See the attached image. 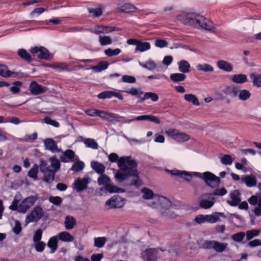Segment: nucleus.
I'll return each instance as SVG.
<instances>
[{
    "mask_svg": "<svg viewBox=\"0 0 261 261\" xmlns=\"http://www.w3.org/2000/svg\"><path fill=\"white\" fill-rule=\"evenodd\" d=\"M108 159L112 163L116 162L120 168V171L115 175L118 181L122 182L130 176H137L138 172L136 168L137 163L130 157L125 156L119 158L117 154L112 153L109 155Z\"/></svg>",
    "mask_w": 261,
    "mask_h": 261,
    "instance_id": "obj_1",
    "label": "nucleus"
},
{
    "mask_svg": "<svg viewBox=\"0 0 261 261\" xmlns=\"http://www.w3.org/2000/svg\"><path fill=\"white\" fill-rule=\"evenodd\" d=\"M166 172L170 173L174 176H177L184 178L186 181H190L192 177H198L204 180L205 184L208 186L215 188L220 183V179L214 174L210 172H205L202 173L197 172H189L179 170H166Z\"/></svg>",
    "mask_w": 261,
    "mask_h": 261,
    "instance_id": "obj_2",
    "label": "nucleus"
},
{
    "mask_svg": "<svg viewBox=\"0 0 261 261\" xmlns=\"http://www.w3.org/2000/svg\"><path fill=\"white\" fill-rule=\"evenodd\" d=\"M39 168L44 174L43 180L50 184L54 180L55 174L60 169V163L59 160L52 157L47 161L41 160Z\"/></svg>",
    "mask_w": 261,
    "mask_h": 261,
    "instance_id": "obj_3",
    "label": "nucleus"
},
{
    "mask_svg": "<svg viewBox=\"0 0 261 261\" xmlns=\"http://www.w3.org/2000/svg\"><path fill=\"white\" fill-rule=\"evenodd\" d=\"M183 22L193 27L207 31H213L215 29L214 23L210 20L201 15L188 14L181 16Z\"/></svg>",
    "mask_w": 261,
    "mask_h": 261,
    "instance_id": "obj_4",
    "label": "nucleus"
},
{
    "mask_svg": "<svg viewBox=\"0 0 261 261\" xmlns=\"http://www.w3.org/2000/svg\"><path fill=\"white\" fill-rule=\"evenodd\" d=\"M97 184L100 188L96 190V192L100 196L108 193H122L124 192V190L114 186L110 178L106 174L101 175L97 178Z\"/></svg>",
    "mask_w": 261,
    "mask_h": 261,
    "instance_id": "obj_5",
    "label": "nucleus"
},
{
    "mask_svg": "<svg viewBox=\"0 0 261 261\" xmlns=\"http://www.w3.org/2000/svg\"><path fill=\"white\" fill-rule=\"evenodd\" d=\"M37 199L36 196H31L24 198L19 202L18 196H15L14 200L9 206V208L11 210H16L19 213L25 214L35 204Z\"/></svg>",
    "mask_w": 261,
    "mask_h": 261,
    "instance_id": "obj_6",
    "label": "nucleus"
},
{
    "mask_svg": "<svg viewBox=\"0 0 261 261\" xmlns=\"http://www.w3.org/2000/svg\"><path fill=\"white\" fill-rule=\"evenodd\" d=\"M156 197L155 201H152L148 205L153 208L159 210L163 214L173 217L174 216L171 214L172 210L171 201L163 196L159 195Z\"/></svg>",
    "mask_w": 261,
    "mask_h": 261,
    "instance_id": "obj_7",
    "label": "nucleus"
},
{
    "mask_svg": "<svg viewBox=\"0 0 261 261\" xmlns=\"http://www.w3.org/2000/svg\"><path fill=\"white\" fill-rule=\"evenodd\" d=\"M224 217H225L224 213L220 212H215L208 215L199 214L195 216L193 219V222L198 225L205 223L213 224L220 221L221 218Z\"/></svg>",
    "mask_w": 261,
    "mask_h": 261,
    "instance_id": "obj_8",
    "label": "nucleus"
},
{
    "mask_svg": "<svg viewBox=\"0 0 261 261\" xmlns=\"http://www.w3.org/2000/svg\"><path fill=\"white\" fill-rule=\"evenodd\" d=\"M166 135L177 143H182L189 140L190 136L174 128H167L165 129Z\"/></svg>",
    "mask_w": 261,
    "mask_h": 261,
    "instance_id": "obj_9",
    "label": "nucleus"
},
{
    "mask_svg": "<svg viewBox=\"0 0 261 261\" xmlns=\"http://www.w3.org/2000/svg\"><path fill=\"white\" fill-rule=\"evenodd\" d=\"M126 203V199L119 195H115L106 201L105 207L107 210L114 208H121Z\"/></svg>",
    "mask_w": 261,
    "mask_h": 261,
    "instance_id": "obj_10",
    "label": "nucleus"
},
{
    "mask_svg": "<svg viewBox=\"0 0 261 261\" xmlns=\"http://www.w3.org/2000/svg\"><path fill=\"white\" fill-rule=\"evenodd\" d=\"M203 247L206 249H213L217 252H222L228 247V244L218 241H206L203 243Z\"/></svg>",
    "mask_w": 261,
    "mask_h": 261,
    "instance_id": "obj_11",
    "label": "nucleus"
},
{
    "mask_svg": "<svg viewBox=\"0 0 261 261\" xmlns=\"http://www.w3.org/2000/svg\"><path fill=\"white\" fill-rule=\"evenodd\" d=\"M127 43L129 45L136 46L135 52H145L151 48V44L148 42H144L135 39H129L127 40Z\"/></svg>",
    "mask_w": 261,
    "mask_h": 261,
    "instance_id": "obj_12",
    "label": "nucleus"
},
{
    "mask_svg": "<svg viewBox=\"0 0 261 261\" xmlns=\"http://www.w3.org/2000/svg\"><path fill=\"white\" fill-rule=\"evenodd\" d=\"M44 215V211L41 207L37 206L26 217L25 222L28 224L31 222H37L40 220Z\"/></svg>",
    "mask_w": 261,
    "mask_h": 261,
    "instance_id": "obj_13",
    "label": "nucleus"
},
{
    "mask_svg": "<svg viewBox=\"0 0 261 261\" xmlns=\"http://www.w3.org/2000/svg\"><path fill=\"white\" fill-rule=\"evenodd\" d=\"M248 202L251 205H254L257 204L254 207L253 212L254 215L257 217L261 216V193H256L253 195L248 199Z\"/></svg>",
    "mask_w": 261,
    "mask_h": 261,
    "instance_id": "obj_14",
    "label": "nucleus"
},
{
    "mask_svg": "<svg viewBox=\"0 0 261 261\" xmlns=\"http://www.w3.org/2000/svg\"><path fill=\"white\" fill-rule=\"evenodd\" d=\"M215 203V198L212 194H204L201 196L199 204L200 207L208 209L212 207Z\"/></svg>",
    "mask_w": 261,
    "mask_h": 261,
    "instance_id": "obj_15",
    "label": "nucleus"
},
{
    "mask_svg": "<svg viewBox=\"0 0 261 261\" xmlns=\"http://www.w3.org/2000/svg\"><path fill=\"white\" fill-rule=\"evenodd\" d=\"M31 53L34 58L40 59L47 60L50 58L49 51L44 47H34L31 49Z\"/></svg>",
    "mask_w": 261,
    "mask_h": 261,
    "instance_id": "obj_16",
    "label": "nucleus"
},
{
    "mask_svg": "<svg viewBox=\"0 0 261 261\" xmlns=\"http://www.w3.org/2000/svg\"><path fill=\"white\" fill-rule=\"evenodd\" d=\"M98 116L103 119H105L109 121H120L119 119L122 118V117L120 116L117 114L111 113L108 111L100 110H99Z\"/></svg>",
    "mask_w": 261,
    "mask_h": 261,
    "instance_id": "obj_17",
    "label": "nucleus"
},
{
    "mask_svg": "<svg viewBox=\"0 0 261 261\" xmlns=\"http://www.w3.org/2000/svg\"><path fill=\"white\" fill-rule=\"evenodd\" d=\"M90 180L91 179L89 177L79 178L74 182V188L77 191H83L87 188V185Z\"/></svg>",
    "mask_w": 261,
    "mask_h": 261,
    "instance_id": "obj_18",
    "label": "nucleus"
},
{
    "mask_svg": "<svg viewBox=\"0 0 261 261\" xmlns=\"http://www.w3.org/2000/svg\"><path fill=\"white\" fill-rule=\"evenodd\" d=\"M159 255V250L158 249L150 248L144 252L143 256L149 261H156Z\"/></svg>",
    "mask_w": 261,
    "mask_h": 261,
    "instance_id": "obj_19",
    "label": "nucleus"
},
{
    "mask_svg": "<svg viewBox=\"0 0 261 261\" xmlns=\"http://www.w3.org/2000/svg\"><path fill=\"white\" fill-rule=\"evenodd\" d=\"M29 89L32 94L38 95L45 92L47 88L38 85L36 82L33 81L31 83Z\"/></svg>",
    "mask_w": 261,
    "mask_h": 261,
    "instance_id": "obj_20",
    "label": "nucleus"
},
{
    "mask_svg": "<svg viewBox=\"0 0 261 261\" xmlns=\"http://www.w3.org/2000/svg\"><path fill=\"white\" fill-rule=\"evenodd\" d=\"M232 90L234 95L238 96L239 98L242 101L248 99L251 96V93L246 89L238 90L234 88Z\"/></svg>",
    "mask_w": 261,
    "mask_h": 261,
    "instance_id": "obj_21",
    "label": "nucleus"
},
{
    "mask_svg": "<svg viewBox=\"0 0 261 261\" xmlns=\"http://www.w3.org/2000/svg\"><path fill=\"white\" fill-rule=\"evenodd\" d=\"M142 197L145 200H152V201H155L156 198V196H158L159 195L154 194L153 192L147 188H143L141 190Z\"/></svg>",
    "mask_w": 261,
    "mask_h": 261,
    "instance_id": "obj_22",
    "label": "nucleus"
},
{
    "mask_svg": "<svg viewBox=\"0 0 261 261\" xmlns=\"http://www.w3.org/2000/svg\"><path fill=\"white\" fill-rule=\"evenodd\" d=\"M240 193L238 190H235L230 193V200H227V203L233 206L238 205L241 202Z\"/></svg>",
    "mask_w": 261,
    "mask_h": 261,
    "instance_id": "obj_23",
    "label": "nucleus"
},
{
    "mask_svg": "<svg viewBox=\"0 0 261 261\" xmlns=\"http://www.w3.org/2000/svg\"><path fill=\"white\" fill-rule=\"evenodd\" d=\"M216 64L219 69L225 72H231L233 70V65L226 61L223 60H218Z\"/></svg>",
    "mask_w": 261,
    "mask_h": 261,
    "instance_id": "obj_24",
    "label": "nucleus"
},
{
    "mask_svg": "<svg viewBox=\"0 0 261 261\" xmlns=\"http://www.w3.org/2000/svg\"><path fill=\"white\" fill-rule=\"evenodd\" d=\"M48 67H49L51 68H53V69H57L59 71H62V70L69 71V70H72V68L71 67V66L65 63H63V62L54 63L52 64L49 65L48 66Z\"/></svg>",
    "mask_w": 261,
    "mask_h": 261,
    "instance_id": "obj_25",
    "label": "nucleus"
},
{
    "mask_svg": "<svg viewBox=\"0 0 261 261\" xmlns=\"http://www.w3.org/2000/svg\"><path fill=\"white\" fill-rule=\"evenodd\" d=\"M91 167L95 172L101 175L103 174L106 169L103 164L96 161L91 162Z\"/></svg>",
    "mask_w": 261,
    "mask_h": 261,
    "instance_id": "obj_26",
    "label": "nucleus"
},
{
    "mask_svg": "<svg viewBox=\"0 0 261 261\" xmlns=\"http://www.w3.org/2000/svg\"><path fill=\"white\" fill-rule=\"evenodd\" d=\"M75 153L72 150H66L60 156V160L62 162L67 163L72 161L74 158Z\"/></svg>",
    "mask_w": 261,
    "mask_h": 261,
    "instance_id": "obj_27",
    "label": "nucleus"
},
{
    "mask_svg": "<svg viewBox=\"0 0 261 261\" xmlns=\"http://www.w3.org/2000/svg\"><path fill=\"white\" fill-rule=\"evenodd\" d=\"M232 82L236 84H243L248 81L247 76L244 74H236L230 77Z\"/></svg>",
    "mask_w": 261,
    "mask_h": 261,
    "instance_id": "obj_28",
    "label": "nucleus"
},
{
    "mask_svg": "<svg viewBox=\"0 0 261 261\" xmlns=\"http://www.w3.org/2000/svg\"><path fill=\"white\" fill-rule=\"evenodd\" d=\"M76 224L75 218L71 216H67L65 218L64 225L67 230L72 229Z\"/></svg>",
    "mask_w": 261,
    "mask_h": 261,
    "instance_id": "obj_29",
    "label": "nucleus"
},
{
    "mask_svg": "<svg viewBox=\"0 0 261 261\" xmlns=\"http://www.w3.org/2000/svg\"><path fill=\"white\" fill-rule=\"evenodd\" d=\"M57 237L60 241L65 242H71L74 240V237L66 231L60 232Z\"/></svg>",
    "mask_w": 261,
    "mask_h": 261,
    "instance_id": "obj_30",
    "label": "nucleus"
},
{
    "mask_svg": "<svg viewBox=\"0 0 261 261\" xmlns=\"http://www.w3.org/2000/svg\"><path fill=\"white\" fill-rule=\"evenodd\" d=\"M178 70L182 73H188L190 71V64L186 60H181L177 63Z\"/></svg>",
    "mask_w": 261,
    "mask_h": 261,
    "instance_id": "obj_31",
    "label": "nucleus"
},
{
    "mask_svg": "<svg viewBox=\"0 0 261 261\" xmlns=\"http://www.w3.org/2000/svg\"><path fill=\"white\" fill-rule=\"evenodd\" d=\"M44 144L46 149L55 152L57 151L58 147L55 141L51 139H46L44 140Z\"/></svg>",
    "mask_w": 261,
    "mask_h": 261,
    "instance_id": "obj_32",
    "label": "nucleus"
},
{
    "mask_svg": "<svg viewBox=\"0 0 261 261\" xmlns=\"http://www.w3.org/2000/svg\"><path fill=\"white\" fill-rule=\"evenodd\" d=\"M113 29L110 27L98 25L94 28L93 32L96 34H108L112 32Z\"/></svg>",
    "mask_w": 261,
    "mask_h": 261,
    "instance_id": "obj_33",
    "label": "nucleus"
},
{
    "mask_svg": "<svg viewBox=\"0 0 261 261\" xmlns=\"http://www.w3.org/2000/svg\"><path fill=\"white\" fill-rule=\"evenodd\" d=\"M47 246L50 249V253H54L58 248V237L53 236L51 237L48 242Z\"/></svg>",
    "mask_w": 261,
    "mask_h": 261,
    "instance_id": "obj_34",
    "label": "nucleus"
},
{
    "mask_svg": "<svg viewBox=\"0 0 261 261\" xmlns=\"http://www.w3.org/2000/svg\"><path fill=\"white\" fill-rule=\"evenodd\" d=\"M242 180L246 184V186L249 187H253L256 184L255 177L253 175L244 176L242 178Z\"/></svg>",
    "mask_w": 261,
    "mask_h": 261,
    "instance_id": "obj_35",
    "label": "nucleus"
},
{
    "mask_svg": "<svg viewBox=\"0 0 261 261\" xmlns=\"http://www.w3.org/2000/svg\"><path fill=\"white\" fill-rule=\"evenodd\" d=\"M196 68L199 71L205 72H213L214 70L213 66L207 63L197 64Z\"/></svg>",
    "mask_w": 261,
    "mask_h": 261,
    "instance_id": "obj_36",
    "label": "nucleus"
},
{
    "mask_svg": "<svg viewBox=\"0 0 261 261\" xmlns=\"http://www.w3.org/2000/svg\"><path fill=\"white\" fill-rule=\"evenodd\" d=\"M250 77L252 80L253 85L257 87H261V73L256 74L253 72L250 74Z\"/></svg>",
    "mask_w": 261,
    "mask_h": 261,
    "instance_id": "obj_37",
    "label": "nucleus"
},
{
    "mask_svg": "<svg viewBox=\"0 0 261 261\" xmlns=\"http://www.w3.org/2000/svg\"><path fill=\"white\" fill-rule=\"evenodd\" d=\"M118 9L121 12L130 13L135 12L136 8L130 4H125L123 5H119Z\"/></svg>",
    "mask_w": 261,
    "mask_h": 261,
    "instance_id": "obj_38",
    "label": "nucleus"
},
{
    "mask_svg": "<svg viewBox=\"0 0 261 261\" xmlns=\"http://www.w3.org/2000/svg\"><path fill=\"white\" fill-rule=\"evenodd\" d=\"M184 99L189 102L192 103L195 106H199L200 103L197 97L192 94H186L184 95Z\"/></svg>",
    "mask_w": 261,
    "mask_h": 261,
    "instance_id": "obj_39",
    "label": "nucleus"
},
{
    "mask_svg": "<svg viewBox=\"0 0 261 261\" xmlns=\"http://www.w3.org/2000/svg\"><path fill=\"white\" fill-rule=\"evenodd\" d=\"M139 65L141 67H142L144 68H146L148 70H154L157 67V65H156V64L155 63V62L151 59L148 60L145 63H142L141 62H139Z\"/></svg>",
    "mask_w": 261,
    "mask_h": 261,
    "instance_id": "obj_40",
    "label": "nucleus"
},
{
    "mask_svg": "<svg viewBox=\"0 0 261 261\" xmlns=\"http://www.w3.org/2000/svg\"><path fill=\"white\" fill-rule=\"evenodd\" d=\"M153 115H141L133 119H128L124 121V123H129L133 121H144L147 120L151 122Z\"/></svg>",
    "mask_w": 261,
    "mask_h": 261,
    "instance_id": "obj_41",
    "label": "nucleus"
},
{
    "mask_svg": "<svg viewBox=\"0 0 261 261\" xmlns=\"http://www.w3.org/2000/svg\"><path fill=\"white\" fill-rule=\"evenodd\" d=\"M98 41L101 46L110 45L112 43V39L111 37L105 35H100Z\"/></svg>",
    "mask_w": 261,
    "mask_h": 261,
    "instance_id": "obj_42",
    "label": "nucleus"
},
{
    "mask_svg": "<svg viewBox=\"0 0 261 261\" xmlns=\"http://www.w3.org/2000/svg\"><path fill=\"white\" fill-rule=\"evenodd\" d=\"M108 62L103 61L99 62L96 66L92 67L91 69L95 72H99L108 67Z\"/></svg>",
    "mask_w": 261,
    "mask_h": 261,
    "instance_id": "obj_43",
    "label": "nucleus"
},
{
    "mask_svg": "<svg viewBox=\"0 0 261 261\" xmlns=\"http://www.w3.org/2000/svg\"><path fill=\"white\" fill-rule=\"evenodd\" d=\"M186 76L183 73H172L170 77L174 82H179L185 80Z\"/></svg>",
    "mask_w": 261,
    "mask_h": 261,
    "instance_id": "obj_44",
    "label": "nucleus"
},
{
    "mask_svg": "<svg viewBox=\"0 0 261 261\" xmlns=\"http://www.w3.org/2000/svg\"><path fill=\"white\" fill-rule=\"evenodd\" d=\"M83 142L87 147L91 148L93 149H96L98 148V144L94 139L88 138L85 139Z\"/></svg>",
    "mask_w": 261,
    "mask_h": 261,
    "instance_id": "obj_45",
    "label": "nucleus"
},
{
    "mask_svg": "<svg viewBox=\"0 0 261 261\" xmlns=\"http://www.w3.org/2000/svg\"><path fill=\"white\" fill-rule=\"evenodd\" d=\"M88 12L91 16L96 17H98L102 14V8L101 7L97 8H88Z\"/></svg>",
    "mask_w": 261,
    "mask_h": 261,
    "instance_id": "obj_46",
    "label": "nucleus"
},
{
    "mask_svg": "<svg viewBox=\"0 0 261 261\" xmlns=\"http://www.w3.org/2000/svg\"><path fill=\"white\" fill-rule=\"evenodd\" d=\"M84 167L85 164L84 162L77 160L73 164L71 170L75 172H79L82 171Z\"/></svg>",
    "mask_w": 261,
    "mask_h": 261,
    "instance_id": "obj_47",
    "label": "nucleus"
},
{
    "mask_svg": "<svg viewBox=\"0 0 261 261\" xmlns=\"http://www.w3.org/2000/svg\"><path fill=\"white\" fill-rule=\"evenodd\" d=\"M121 52V50L118 48L112 49L109 48L104 50L105 54L108 57L116 56L118 55Z\"/></svg>",
    "mask_w": 261,
    "mask_h": 261,
    "instance_id": "obj_48",
    "label": "nucleus"
},
{
    "mask_svg": "<svg viewBox=\"0 0 261 261\" xmlns=\"http://www.w3.org/2000/svg\"><path fill=\"white\" fill-rule=\"evenodd\" d=\"M14 73L8 70V67L5 65H0V75L7 77H10Z\"/></svg>",
    "mask_w": 261,
    "mask_h": 261,
    "instance_id": "obj_49",
    "label": "nucleus"
},
{
    "mask_svg": "<svg viewBox=\"0 0 261 261\" xmlns=\"http://www.w3.org/2000/svg\"><path fill=\"white\" fill-rule=\"evenodd\" d=\"M150 98L153 101H156L159 99L158 95L153 92H146L144 94L143 97L142 98V100H145Z\"/></svg>",
    "mask_w": 261,
    "mask_h": 261,
    "instance_id": "obj_50",
    "label": "nucleus"
},
{
    "mask_svg": "<svg viewBox=\"0 0 261 261\" xmlns=\"http://www.w3.org/2000/svg\"><path fill=\"white\" fill-rule=\"evenodd\" d=\"M260 232V229H252L246 231V235L248 240H250L255 237H257Z\"/></svg>",
    "mask_w": 261,
    "mask_h": 261,
    "instance_id": "obj_51",
    "label": "nucleus"
},
{
    "mask_svg": "<svg viewBox=\"0 0 261 261\" xmlns=\"http://www.w3.org/2000/svg\"><path fill=\"white\" fill-rule=\"evenodd\" d=\"M38 172V166L34 165L28 172V176L35 180L37 179V173Z\"/></svg>",
    "mask_w": 261,
    "mask_h": 261,
    "instance_id": "obj_52",
    "label": "nucleus"
},
{
    "mask_svg": "<svg viewBox=\"0 0 261 261\" xmlns=\"http://www.w3.org/2000/svg\"><path fill=\"white\" fill-rule=\"evenodd\" d=\"M124 92L130 94L133 96H135L137 97H140V96L142 94L143 92L140 89L137 88H131L129 90L124 91Z\"/></svg>",
    "mask_w": 261,
    "mask_h": 261,
    "instance_id": "obj_53",
    "label": "nucleus"
},
{
    "mask_svg": "<svg viewBox=\"0 0 261 261\" xmlns=\"http://www.w3.org/2000/svg\"><path fill=\"white\" fill-rule=\"evenodd\" d=\"M220 161L222 164L225 165H230L233 162V159L230 155L225 154L223 155Z\"/></svg>",
    "mask_w": 261,
    "mask_h": 261,
    "instance_id": "obj_54",
    "label": "nucleus"
},
{
    "mask_svg": "<svg viewBox=\"0 0 261 261\" xmlns=\"http://www.w3.org/2000/svg\"><path fill=\"white\" fill-rule=\"evenodd\" d=\"M18 55L22 59L28 61H31L32 58L31 55L24 49H21L18 50Z\"/></svg>",
    "mask_w": 261,
    "mask_h": 261,
    "instance_id": "obj_55",
    "label": "nucleus"
},
{
    "mask_svg": "<svg viewBox=\"0 0 261 261\" xmlns=\"http://www.w3.org/2000/svg\"><path fill=\"white\" fill-rule=\"evenodd\" d=\"M94 240L95 246L98 248H101L106 243L107 239L105 237H98L95 238Z\"/></svg>",
    "mask_w": 261,
    "mask_h": 261,
    "instance_id": "obj_56",
    "label": "nucleus"
},
{
    "mask_svg": "<svg viewBox=\"0 0 261 261\" xmlns=\"http://www.w3.org/2000/svg\"><path fill=\"white\" fill-rule=\"evenodd\" d=\"M114 92L113 91H106L100 93L97 97L99 99L110 98L114 96Z\"/></svg>",
    "mask_w": 261,
    "mask_h": 261,
    "instance_id": "obj_57",
    "label": "nucleus"
},
{
    "mask_svg": "<svg viewBox=\"0 0 261 261\" xmlns=\"http://www.w3.org/2000/svg\"><path fill=\"white\" fill-rule=\"evenodd\" d=\"M154 45L159 48H164L168 46V42L163 39H157L155 40Z\"/></svg>",
    "mask_w": 261,
    "mask_h": 261,
    "instance_id": "obj_58",
    "label": "nucleus"
},
{
    "mask_svg": "<svg viewBox=\"0 0 261 261\" xmlns=\"http://www.w3.org/2000/svg\"><path fill=\"white\" fill-rule=\"evenodd\" d=\"M22 83L20 82H16L13 83V86L10 88V91L13 94L18 93L20 91V87Z\"/></svg>",
    "mask_w": 261,
    "mask_h": 261,
    "instance_id": "obj_59",
    "label": "nucleus"
},
{
    "mask_svg": "<svg viewBox=\"0 0 261 261\" xmlns=\"http://www.w3.org/2000/svg\"><path fill=\"white\" fill-rule=\"evenodd\" d=\"M34 248L37 252H42L45 248V244L42 242L39 241L34 242Z\"/></svg>",
    "mask_w": 261,
    "mask_h": 261,
    "instance_id": "obj_60",
    "label": "nucleus"
},
{
    "mask_svg": "<svg viewBox=\"0 0 261 261\" xmlns=\"http://www.w3.org/2000/svg\"><path fill=\"white\" fill-rule=\"evenodd\" d=\"M48 200L50 203L57 205H60L62 201V198L59 196H50L49 197Z\"/></svg>",
    "mask_w": 261,
    "mask_h": 261,
    "instance_id": "obj_61",
    "label": "nucleus"
},
{
    "mask_svg": "<svg viewBox=\"0 0 261 261\" xmlns=\"http://www.w3.org/2000/svg\"><path fill=\"white\" fill-rule=\"evenodd\" d=\"M99 110L95 109H89L86 110L85 113L91 117L98 116Z\"/></svg>",
    "mask_w": 261,
    "mask_h": 261,
    "instance_id": "obj_62",
    "label": "nucleus"
},
{
    "mask_svg": "<svg viewBox=\"0 0 261 261\" xmlns=\"http://www.w3.org/2000/svg\"><path fill=\"white\" fill-rule=\"evenodd\" d=\"M245 233L244 232H240L239 233H237L234 234L232 236V238L233 240L236 242H240L245 237Z\"/></svg>",
    "mask_w": 261,
    "mask_h": 261,
    "instance_id": "obj_63",
    "label": "nucleus"
},
{
    "mask_svg": "<svg viewBox=\"0 0 261 261\" xmlns=\"http://www.w3.org/2000/svg\"><path fill=\"white\" fill-rule=\"evenodd\" d=\"M122 80L124 83H134L136 82V79L134 76L128 75H123Z\"/></svg>",
    "mask_w": 261,
    "mask_h": 261,
    "instance_id": "obj_64",
    "label": "nucleus"
}]
</instances>
